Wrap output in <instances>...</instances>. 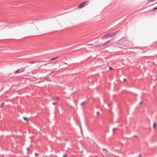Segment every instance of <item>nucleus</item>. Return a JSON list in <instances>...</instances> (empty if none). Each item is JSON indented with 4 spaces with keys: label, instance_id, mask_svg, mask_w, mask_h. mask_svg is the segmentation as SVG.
<instances>
[{
    "label": "nucleus",
    "instance_id": "1",
    "mask_svg": "<svg viewBox=\"0 0 157 157\" xmlns=\"http://www.w3.org/2000/svg\"><path fill=\"white\" fill-rule=\"evenodd\" d=\"M117 33V32H114L109 34H108L102 36V38L103 39H106L107 38H109V37H111L114 36V35H116Z\"/></svg>",
    "mask_w": 157,
    "mask_h": 157
},
{
    "label": "nucleus",
    "instance_id": "2",
    "mask_svg": "<svg viewBox=\"0 0 157 157\" xmlns=\"http://www.w3.org/2000/svg\"><path fill=\"white\" fill-rule=\"evenodd\" d=\"M89 3V1H86L81 3L78 6V8H82L86 5Z\"/></svg>",
    "mask_w": 157,
    "mask_h": 157
},
{
    "label": "nucleus",
    "instance_id": "3",
    "mask_svg": "<svg viewBox=\"0 0 157 157\" xmlns=\"http://www.w3.org/2000/svg\"><path fill=\"white\" fill-rule=\"evenodd\" d=\"M25 70V68H21L19 69H18L16 71L14 72V74H17L20 73L22 72H24Z\"/></svg>",
    "mask_w": 157,
    "mask_h": 157
},
{
    "label": "nucleus",
    "instance_id": "4",
    "mask_svg": "<svg viewBox=\"0 0 157 157\" xmlns=\"http://www.w3.org/2000/svg\"><path fill=\"white\" fill-rule=\"evenodd\" d=\"M156 124L155 122H154L153 124V128L154 129L156 128Z\"/></svg>",
    "mask_w": 157,
    "mask_h": 157
},
{
    "label": "nucleus",
    "instance_id": "5",
    "mask_svg": "<svg viewBox=\"0 0 157 157\" xmlns=\"http://www.w3.org/2000/svg\"><path fill=\"white\" fill-rule=\"evenodd\" d=\"M4 104H5V103H3V102H2V103H1V104H0V108H2L3 107V106H4Z\"/></svg>",
    "mask_w": 157,
    "mask_h": 157
},
{
    "label": "nucleus",
    "instance_id": "6",
    "mask_svg": "<svg viewBox=\"0 0 157 157\" xmlns=\"http://www.w3.org/2000/svg\"><path fill=\"white\" fill-rule=\"evenodd\" d=\"M110 41V40H109V41H106V42H105V43L104 44H103L102 46L103 47V46H104V45L107 44H108Z\"/></svg>",
    "mask_w": 157,
    "mask_h": 157
},
{
    "label": "nucleus",
    "instance_id": "7",
    "mask_svg": "<svg viewBox=\"0 0 157 157\" xmlns=\"http://www.w3.org/2000/svg\"><path fill=\"white\" fill-rule=\"evenodd\" d=\"M43 78H44L45 79H47V81H51V80H48V79H49V78L48 76L46 77H44Z\"/></svg>",
    "mask_w": 157,
    "mask_h": 157
},
{
    "label": "nucleus",
    "instance_id": "8",
    "mask_svg": "<svg viewBox=\"0 0 157 157\" xmlns=\"http://www.w3.org/2000/svg\"><path fill=\"white\" fill-rule=\"evenodd\" d=\"M86 103L85 101H83L81 102V103L80 104V105L81 106H83L84 105V104Z\"/></svg>",
    "mask_w": 157,
    "mask_h": 157
},
{
    "label": "nucleus",
    "instance_id": "9",
    "mask_svg": "<svg viewBox=\"0 0 157 157\" xmlns=\"http://www.w3.org/2000/svg\"><path fill=\"white\" fill-rule=\"evenodd\" d=\"M59 58V57H55V58H52L51 59V60H54V59H58Z\"/></svg>",
    "mask_w": 157,
    "mask_h": 157
},
{
    "label": "nucleus",
    "instance_id": "10",
    "mask_svg": "<svg viewBox=\"0 0 157 157\" xmlns=\"http://www.w3.org/2000/svg\"><path fill=\"white\" fill-rule=\"evenodd\" d=\"M23 119L24 120H25V121H27L28 120L27 118L25 117H23Z\"/></svg>",
    "mask_w": 157,
    "mask_h": 157
},
{
    "label": "nucleus",
    "instance_id": "11",
    "mask_svg": "<svg viewBox=\"0 0 157 157\" xmlns=\"http://www.w3.org/2000/svg\"><path fill=\"white\" fill-rule=\"evenodd\" d=\"M102 150L103 151H106L107 152H108V151L107 150V149H105V148H103L102 149Z\"/></svg>",
    "mask_w": 157,
    "mask_h": 157
},
{
    "label": "nucleus",
    "instance_id": "12",
    "mask_svg": "<svg viewBox=\"0 0 157 157\" xmlns=\"http://www.w3.org/2000/svg\"><path fill=\"white\" fill-rule=\"evenodd\" d=\"M35 62H36V61H32L31 62H30V64L34 63H35Z\"/></svg>",
    "mask_w": 157,
    "mask_h": 157
},
{
    "label": "nucleus",
    "instance_id": "13",
    "mask_svg": "<svg viewBox=\"0 0 157 157\" xmlns=\"http://www.w3.org/2000/svg\"><path fill=\"white\" fill-rule=\"evenodd\" d=\"M157 9V7H154V8L153 9H152V10H156Z\"/></svg>",
    "mask_w": 157,
    "mask_h": 157
},
{
    "label": "nucleus",
    "instance_id": "14",
    "mask_svg": "<svg viewBox=\"0 0 157 157\" xmlns=\"http://www.w3.org/2000/svg\"><path fill=\"white\" fill-rule=\"evenodd\" d=\"M116 129V128H114L113 129V132H114V131Z\"/></svg>",
    "mask_w": 157,
    "mask_h": 157
},
{
    "label": "nucleus",
    "instance_id": "15",
    "mask_svg": "<svg viewBox=\"0 0 157 157\" xmlns=\"http://www.w3.org/2000/svg\"><path fill=\"white\" fill-rule=\"evenodd\" d=\"M109 69L110 70H112L113 69V68L111 67H109Z\"/></svg>",
    "mask_w": 157,
    "mask_h": 157
},
{
    "label": "nucleus",
    "instance_id": "16",
    "mask_svg": "<svg viewBox=\"0 0 157 157\" xmlns=\"http://www.w3.org/2000/svg\"><path fill=\"white\" fill-rule=\"evenodd\" d=\"M143 103V101H140V102H139V104L140 105H141L142 104V103Z\"/></svg>",
    "mask_w": 157,
    "mask_h": 157
},
{
    "label": "nucleus",
    "instance_id": "17",
    "mask_svg": "<svg viewBox=\"0 0 157 157\" xmlns=\"http://www.w3.org/2000/svg\"><path fill=\"white\" fill-rule=\"evenodd\" d=\"M92 44H88L86 45V46H90L92 45Z\"/></svg>",
    "mask_w": 157,
    "mask_h": 157
},
{
    "label": "nucleus",
    "instance_id": "18",
    "mask_svg": "<svg viewBox=\"0 0 157 157\" xmlns=\"http://www.w3.org/2000/svg\"><path fill=\"white\" fill-rule=\"evenodd\" d=\"M56 104V103L55 102H54L52 103V104L53 105H55Z\"/></svg>",
    "mask_w": 157,
    "mask_h": 157
},
{
    "label": "nucleus",
    "instance_id": "19",
    "mask_svg": "<svg viewBox=\"0 0 157 157\" xmlns=\"http://www.w3.org/2000/svg\"><path fill=\"white\" fill-rule=\"evenodd\" d=\"M67 155V154H65V155L63 156V157H66Z\"/></svg>",
    "mask_w": 157,
    "mask_h": 157
},
{
    "label": "nucleus",
    "instance_id": "20",
    "mask_svg": "<svg viewBox=\"0 0 157 157\" xmlns=\"http://www.w3.org/2000/svg\"><path fill=\"white\" fill-rule=\"evenodd\" d=\"M97 115H99V112H98V111H97Z\"/></svg>",
    "mask_w": 157,
    "mask_h": 157
},
{
    "label": "nucleus",
    "instance_id": "21",
    "mask_svg": "<svg viewBox=\"0 0 157 157\" xmlns=\"http://www.w3.org/2000/svg\"><path fill=\"white\" fill-rule=\"evenodd\" d=\"M27 151H29V147L27 148Z\"/></svg>",
    "mask_w": 157,
    "mask_h": 157
},
{
    "label": "nucleus",
    "instance_id": "22",
    "mask_svg": "<svg viewBox=\"0 0 157 157\" xmlns=\"http://www.w3.org/2000/svg\"><path fill=\"white\" fill-rule=\"evenodd\" d=\"M35 155H38V154H37L36 152H35Z\"/></svg>",
    "mask_w": 157,
    "mask_h": 157
},
{
    "label": "nucleus",
    "instance_id": "23",
    "mask_svg": "<svg viewBox=\"0 0 157 157\" xmlns=\"http://www.w3.org/2000/svg\"><path fill=\"white\" fill-rule=\"evenodd\" d=\"M56 99L58 100H59V97H57L56 98Z\"/></svg>",
    "mask_w": 157,
    "mask_h": 157
},
{
    "label": "nucleus",
    "instance_id": "24",
    "mask_svg": "<svg viewBox=\"0 0 157 157\" xmlns=\"http://www.w3.org/2000/svg\"><path fill=\"white\" fill-rule=\"evenodd\" d=\"M51 74H49L48 75H47V76H48V77L49 76H50V75H51Z\"/></svg>",
    "mask_w": 157,
    "mask_h": 157
},
{
    "label": "nucleus",
    "instance_id": "25",
    "mask_svg": "<svg viewBox=\"0 0 157 157\" xmlns=\"http://www.w3.org/2000/svg\"><path fill=\"white\" fill-rule=\"evenodd\" d=\"M126 80V79L125 78H124V79H123V81H125Z\"/></svg>",
    "mask_w": 157,
    "mask_h": 157
},
{
    "label": "nucleus",
    "instance_id": "26",
    "mask_svg": "<svg viewBox=\"0 0 157 157\" xmlns=\"http://www.w3.org/2000/svg\"><path fill=\"white\" fill-rule=\"evenodd\" d=\"M141 154H140L139 155H138V157H141Z\"/></svg>",
    "mask_w": 157,
    "mask_h": 157
},
{
    "label": "nucleus",
    "instance_id": "27",
    "mask_svg": "<svg viewBox=\"0 0 157 157\" xmlns=\"http://www.w3.org/2000/svg\"><path fill=\"white\" fill-rule=\"evenodd\" d=\"M107 105L108 106H109V107L110 106V105L109 104H108Z\"/></svg>",
    "mask_w": 157,
    "mask_h": 157
},
{
    "label": "nucleus",
    "instance_id": "28",
    "mask_svg": "<svg viewBox=\"0 0 157 157\" xmlns=\"http://www.w3.org/2000/svg\"><path fill=\"white\" fill-rule=\"evenodd\" d=\"M134 136H135V137H137V136H136V135H134Z\"/></svg>",
    "mask_w": 157,
    "mask_h": 157
},
{
    "label": "nucleus",
    "instance_id": "29",
    "mask_svg": "<svg viewBox=\"0 0 157 157\" xmlns=\"http://www.w3.org/2000/svg\"><path fill=\"white\" fill-rule=\"evenodd\" d=\"M99 46H100V45H98V47H99Z\"/></svg>",
    "mask_w": 157,
    "mask_h": 157
},
{
    "label": "nucleus",
    "instance_id": "30",
    "mask_svg": "<svg viewBox=\"0 0 157 157\" xmlns=\"http://www.w3.org/2000/svg\"><path fill=\"white\" fill-rule=\"evenodd\" d=\"M156 77V78H157V77Z\"/></svg>",
    "mask_w": 157,
    "mask_h": 157
}]
</instances>
